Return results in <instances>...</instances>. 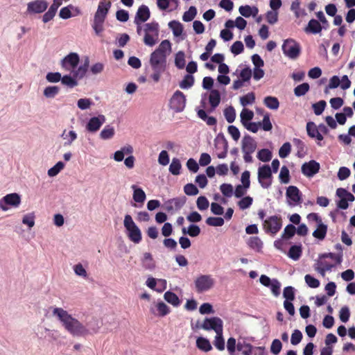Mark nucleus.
Instances as JSON below:
<instances>
[{"label":"nucleus","instance_id":"nucleus-1","mask_svg":"<svg viewBox=\"0 0 355 355\" xmlns=\"http://www.w3.org/2000/svg\"><path fill=\"white\" fill-rule=\"evenodd\" d=\"M53 315L60 322L64 329L73 337H84L85 324L78 319L73 318L62 308L55 307L53 309Z\"/></svg>","mask_w":355,"mask_h":355},{"label":"nucleus","instance_id":"nucleus-2","mask_svg":"<svg viewBox=\"0 0 355 355\" xmlns=\"http://www.w3.org/2000/svg\"><path fill=\"white\" fill-rule=\"evenodd\" d=\"M111 6L112 3L110 1H101L98 3L92 24V28L98 35L103 31V24Z\"/></svg>","mask_w":355,"mask_h":355},{"label":"nucleus","instance_id":"nucleus-3","mask_svg":"<svg viewBox=\"0 0 355 355\" xmlns=\"http://www.w3.org/2000/svg\"><path fill=\"white\" fill-rule=\"evenodd\" d=\"M166 58L151 53L150 55L149 63L153 71L150 78L155 82L158 83L160 80L162 75L166 69Z\"/></svg>","mask_w":355,"mask_h":355},{"label":"nucleus","instance_id":"nucleus-4","mask_svg":"<svg viewBox=\"0 0 355 355\" xmlns=\"http://www.w3.org/2000/svg\"><path fill=\"white\" fill-rule=\"evenodd\" d=\"M123 225L128 232L129 239L135 243H139L142 239L141 232L130 215L126 214L125 216Z\"/></svg>","mask_w":355,"mask_h":355},{"label":"nucleus","instance_id":"nucleus-5","mask_svg":"<svg viewBox=\"0 0 355 355\" xmlns=\"http://www.w3.org/2000/svg\"><path fill=\"white\" fill-rule=\"evenodd\" d=\"M282 48L284 54L292 60L297 59L301 52L300 44L293 39L285 40Z\"/></svg>","mask_w":355,"mask_h":355},{"label":"nucleus","instance_id":"nucleus-6","mask_svg":"<svg viewBox=\"0 0 355 355\" xmlns=\"http://www.w3.org/2000/svg\"><path fill=\"white\" fill-rule=\"evenodd\" d=\"M263 227L267 234L275 235L282 227V217L277 215L268 217L263 220Z\"/></svg>","mask_w":355,"mask_h":355},{"label":"nucleus","instance_id":"nucleus-7","mask_svg":"<svg viewBox=\"0 0 355 355\" xmlns=\"http://www.w3.org/2000/svg\"><path fill=\"white\" fill-rule=\"evenodd\" d=\"M194 284L197 293H201L211 289L215 281L210 275H201L196 279Z\"/></svg>","mask_w":355,"mask_h":355},{"label":"nucleus","instance_id":"nucleus-8","mask_svg":"<svg viewBox=\"0 0 355 355\" xmlns=\"http://www.w3.org/2000/svg\"><path fill=\"white\" fill-rule=\"evenodd\" d=\"M272 169L265 164L258 168V181L263 189H268L272 184Z\"/></svg>","mask_w":355,"mask_h":355},{"label":"nucleus","instance_id":"nucleus-9","mask_svg":"<svg viewBox=\"0 0 355 355\" xmlns=\"http://www.w3.org/2000/svg\"><path fill=\"white\" fill-rule=\"evenodd\" d=\"M21 203V196L17 193L6 195L0 200V209L8 211L10 207L17 208Z\"/></svg>","mask_w":355,"mask_h":355},{"label":"nucleus","instance_id":"nucleus-10","mask_svg":"<svg viewBox=\"0 0 355 355\" xmlns=\"http://www.w3.org/2000/svg\"><path fill=\"white\" fill-rule=\"evenodd\" d=\"M186 96L180 91L175 92L170 99V108L175 112H181L184 110L186 105Z\"/></svg>","mask_w":355,"mask_h":355},{"label":"nucleus","instance_id":"nucleus-11","mask_svg":"<svg viewBox=\"0 0 355 355\" xmlns=\"http://www.w3.org/2000/svg\"><path fill=\"white\" fill-rule=\"evenodd\" d=\"M202 329L213 330L216 333L223 331V322L218 317L206 318L202 323Z\"/></svg>","mask_w":355,"mask_h":355},{"label":"nucleus","instance_id":"nucleus-12","mask_svg":"<svg viewBox=\"0 0 355 355\" xmlns=\"http://www.w3.org/2000/svg\"><path fill=\"white\" fill-rule=\"evenodd\" d=\"M80 57L76 53H70L60 61L61 67L67 71L76 69L79 63Z\"/></svg>","mask_w":355,"mask_h":355},{"label":"nucleus","instance_id":"nucleus-13","mask_svg":"<svg viewBox=\"0 0 355 355\" xmlns=\"http://www.w3.org/2000/svg\"><path fill=\"white\" fill-rule=\"evenodd\" d=\"M214 145L217 153V157L219 159H224L227 156L228 149V142L223 135H218L215 140Z\"/></svg>","mask_w":355,"mask_h":355},{"label":"nucleus","instance_id":"nucleus-14","mask_svg":"<svg viewBox=\"0 0 355 355\" xmlns=\"http://www.w3.org/2000/svg\"><path fill=\"white\" fill-rule=\"evenodd\" d=\"M286 196L290 206L293 207L302 202V194L295 186H289L286 189Z\"/></svg>","mask_w":355,"mask_h":355},{"label":"nucleus","instance_id":"nucleus-15","mask_svg":"<svg viewBox=\"0 0 355 355\" xmlns=\"http://www.w3.org/2000/svg\"><path fill=\"white\" fill-rule=\"evenodd\" d=\"M48 3L45 0H35L28 3L26 12L28 14L42 13L46 10Z\"/></svg>","mask_w":355,"mask_h":355},{"label":"nucleus","instance_id":"nucleus-16","mask_svg":"<svg viewBox=\"0 0 355 355\" xmlns=\"http://www.w3.org/2000/svg\"><path fill=\"white\" fill-rule=\"evenodd\" d=\"M105 121L106 118L103 114L93 116L88 121L86 125V130L89 132H96L100 129Z\"/></svg>","mask_w":355,"mask_h":355},{"label":"nucleus","instance_id":"nucleus-17","mask_svg":"<svg viewBox=\"0 0 355 355\" xmlns=\"http://www.w3.org/2000/svg\"><path fill=\"white\" fill-rule=\"evenodd\" d=\"M236 349L238 351L242 352L243 355H252L253 350L255 352V354H257V352L259 355H263L265 349L263 347H254L251 344L245 342H239L236 345Z\"/></svg>","mask_w":355,"mask_h":355},{"label":"nucleus","instance_id":"nucleus-18","mask_svg":"<svg viewBox=\"0 0 355 355\" xmlns=\"http://www.w3.org/2000/svg\"><path fill=\"white\" fill-rule=\"evenodd\" d=\"M320 164L315 160H311L302 164V173L306 177L311 178L319 172Z\"/></svg>","mask_w":355,"mask_h":355},{"label":"nucleus","instance_id":"nucleus-19","mask_svg":"<svg viewBox=\"0 0 355 355\" xmlns=\"http://www.w3.org/2000/svg\"><path fill=\"white\" fill-rule=\"evenodd\" d=\"M187 198L185 196L174 198L167 200L164 205L165 209L170 212L173 211H178L185 204Z\"/></svg>","mask_w":355,"mask_h":355},{"label":"nucleus","instance_id":"nucleus-20","mask_svg":"<svg viewBox=\"0 0 355 355\" xmlns=\"http://www.w3.org/2000/svg\"><path fill=\"white\" fill-rule=\"evenodd\" d=\"M102 326V322L96 318H92L85 324L86 332L84 333V337L88 335H93L98 332Z\"/></svg>","mask_w":355,"mask_h":355},{"label":"nucleus","instance_id":"nucleus-21","mask_svg":"<svg viewBox=\"0 0 355 355\" xmlns=\"http://www.w3.org/2000/svg\"><path fill=\"white\" fill-rule=\"evenodd\" d=\"M241 144L242 152H248L252 153L256 150L257 146V141L248 135L243 137Z\"/></svg>","mask_w":355,"mask_h":355},{"label":"nucleus","instance_id":"nucleus-22","mask_svg":"<svg viewBox=\"0 0 355 355\" xmlns=\"http://www.w3.org/2000/svg\"><path fill=\"white\" fill-rule=\"evenodd\" d=\"M150 17V12L147 6L141 5L139 7L135 17L134 19L135 24H138L139 22H145Z\"/></svg>","mask_w":355,"mask_h":355},{"label":"nucleus","instance_id":"nucleus-23","mask_svg":"<svg viewBox=\"0 0 355 355\" xmlns=\"http://www.w3.org/2000/svg\"><path fill=\"white\" fill-rule=\"evenodd\" d=\"M306 131L308 135L311 138H315L318 140V145L323 146L321 141L323 140V136L316 127L315 124L312 122H308L306 124Z\"/></svg>","mask_w":355,"mask_h":355},{"label":"nucleus","instance_id":"nucleus-24","mask_svg":"<svg viewBox=\"0 0 355 355\" xmlns=\"http://www.w3.org/2000/svg\"><path fill=\"white\" fill-rule=\"evenodd\" d=\"M171 52V44L169 40H163L159 46L153 52V53L167 58V55Z\"/></svg>","mask_w":355,"mask_h":355},{"label":"nucleus","instance_id":"nucleus-25","mask_svg":"<svg viewBox=\"0 0 355 355\" xmlns=\"http://www.w3.org/2000/svg\"><path fill=\"white\" fill-rule=\"evenodd\" d=\"M89 64V58H87L83 64L79 66L76 69H73L71 72L73 73V76L76 79H82L86 75L87 71H88Z\"/></svg>","mask_w":355,"mask_h":355},{"label":"nucleus","instance_id":"nucleus-26","mask_svg":"<svg viewBox=\"0 0 355 355\" xmlns=\"http://www.w3.org/2000/svg\"><path fill=\"white\" fill-rule=\"evenodd\" d=\"M322 26L319 21L312 19H311L306 28L304 31L307 33L318 34L322 31Z\"/></svg>","mask_w":355,"mask_h":355},{"label":"nucleus","instance_id":"nucleus-27","mask_svg":"<svg viewBox=\"0 0 355 355\" xmlns=\"http://www.w3.org/2000/svg\"><path fill=\"white\" fill-rule=\"evenodd\" d=\"M247 244L250 248L257 252H261L262 251L263 243L261 239L258 236L250 237Z\"/></svg>","mask_w":355,"mask_h":355},{"label":"nucleus","instance_id":"nucleus-28","mask_svg":"<svg viewBox=\"0 0 355 355\" xmlns=\"http://www.w3.org/2000/svg\"><path fill=\"white\" fill-rule=\"evenodd\" d=\"M239 11L242 16L248 18L250 16L255 17L259 12V9L256 6L246 5L240 6Z\"/></svg>","mask_w":355,"mask_h":355},{"label":"nucleus","instance_id":"nucleus-29","mask_svg":"<svg viewBox=\"0 0 355 355\" xmlns=\"http://www.w3.org/2000/svg\"><path fill=\"white\" fill-rule=\"evenodd\" d=\"M131 189L133 190L132 198L135 202L138 203H143L146 198L145 192L141 188L137 187L135 184L131 186Z\"/></svg>","mask_w":355,"mask_h":355},{"label":"nucleus","instance_id":"nucleus-30","mask_svg":"<svg viewBox=\"0 0 355 355\" xmlns=\"http://www.w3.org/2000/svg\"><path fill=\"white\" fill-rule=\"evenodd\" d=\"M327 232V225L322 222L317 224V228L312 234L313 237L322 241L325 238Z\"/></svg>","mask_w":355,"mask_h":355},{"label":"nucleus","instance_id":"nucleus-31","mask_svg":"<svg viewBox=\"0 0 355 355\" xmlns=\"http://www.w3.org/2000/svg\"><path fill=\"white\" fill-rule=\"evenodd\" d=\"M209 102L211 106V112L214 111L220 102V94L218 90L212 89L209 96Z\"/></svg>","mask_w":355,"mask_h":355},{"label":"nucleus","instance_id":"nucleus-32","mask_svg":"<svg viewBox=\"0 0 355 355\" xmlns=\"http://www.w3.org/2000/svg\"><path fill=\"white\" fill-rule=\"evenodd\" d=\"M302 254V248L301 245H292L288 252V257L293 261L300 259Z\"/></svg>","mask_w":355,"mask_h":355},{"label":"nucleus","instance_id":"nucleus-33","mask_svg":"<svg viewBox=\"0 0 355 355\" xmlns=\"http://www.w3.org/2000/svg\"><path fill=\"white\" fill-rule=\"evenodd\" d=\"M143 267L149 270H152L155 268V263L150 252H145L141 259Z\"/></svg>","mask_w":355,"mask_h":355},{"label":"nucleus","instance_id":"nucleus-34","mask_svg":"<svg viewBox=\"0 0 355 355\" xmlns=\"http://www.w3.org/2000/svg\"><path fill=\"white\" fill-rule=\"evenodd\" d=\"M164 298L168 303L175 307L179 306L181 303L178 296L171 291H166L164 295Z\"/></svg>","mask_w":355,"mask_h":355},{"label":"nucleus","instance_id":"nucleus-35","mask_svg":"<svg viewBox=\"0 0 355 355\" xmlns=\"http://www.w3.org/2000/svg\"><path fill=\"white\" fill-rule=\"evenodd\" d=\"M61 137L66 140V141L64 144V146H71L72 143L77 139L78 135L77 133L73 130H70L69 132H67L66 130H64L61 135Z\"/></svg>","mask_w":355,"mask_h":355},{"label":"nucleus","instance_id":"nucleus-36","mask_svg":"<svg viewBox=\"0 0 355 355\" xmlns=\"http://www.w3.org/2000/svg\"><path fill=\"white\" fill-rule=\"evenodd\" d=\"M196 346L199 349L205 352H207L212 349L209 340L204 337H198L197 338Z\"/></svg>","mask_w":355,"mask_h":355},{"label":"nucleus","instance_id":"nucleus-37","mask_svg":"<svg viewBox=\"0 0 355 355\" xmlns=\"http://www.w3.org/2000/svg\"><path fill=\"white\" fill-rule=\"evenodd\" d=\"M197 115L200 119L205 121L207 125H215L217 123L216 119L214 116H208L204 110H198Z\"/></svg>","mask_w":355,"mask_h":355},{"label":"nucleus","instance_id":"nucleus-38","mask_svg":"<svg viewBox=\"0 0 355 355\" xmlns=\"http://www.w3.org/2000/svg\"><path fill=\"white\" fill-rule=\"evenodd\" d=\"M264 105L270 110H276L279 107V102L277 98L274 96H266L263 100Z\"/></svg>","mask_w":355,"mask_h":355},{"label":"nucleus","instance_id":"nucleus-39","mask_svg":"<svg viewBox=\"0 0 355 355\" xmlns=\"http://www.w3.org/2000/svg\"><path fill=\"white\" fill-rule=\"evenodd\" d=\"M168 27L172 30L174 36H180L183 31V26L178 21L173 20L168 23Z\"/></svg>","mask_w":355,"mask_h":355},{"label":"nucleus","instance_id":"nucleus-40","mask_svg":"<svg viewBox=\"0 0 355 355\" xmlns=\"http://www.w3.org/2000/svg\"><path fill=\"white\" fill-rule=\"evenodd\" d=\"M114 134L115 130L114 127L107 125L101 130L100 137L103 140L110 139L114 137Z\"/></svg>","mask_w":355,"mask_h":355},{"label":"nucleus","instance_id":"nucleus-41","mask_svg":"<svg viewBox=\"0 0 355 355\" xmlns=\"http://www.w3.org/2000/svg\"><path fill=\"white\" fill-rule=\"evenodd\" d=\"M182 168L181 162L178 158H173L171 163L169 166V171L174 175H178L180 173Z\"/></svg>","mask_w":355,"mask_h":355},{"label":"nucleus","instance_id":"nucleus-42","mask_svg":"<svg viewBox=\"0 0 355 355\" xmlns=\"http://www.w3.org/2000/svg\"><path fill=\"white\" fill-rule=\"evenodd\" d=\"M145 33H154L156 38L159 36V24L157 22L147 23L144 26Z\"/></svg>","mask_w":355,"mask_h":355},{"label":"nucleus","instance_id":"nucleus-43","mask_svg":"<svg viewBox=\"0 0 355 355\" xmlns=\"http://www.w3.org/2000/svg\"><path fill=\"white\" fill-rule=\"evenodd\" d=\"M60 92V87L58 86H48L44 89V96L47 98H55Z\"/></svg>","mask_w":355,"mask_h":355},{"label":"nucleus","instance_id":"nucleus-44","mask_svg":"<svg viewBox=\"0 0 355 355\" xmlns=\"http://www.w3.org/2000/svg\"><path fill=\"white\" fill-rule=\"evenodd\" d=\"M194 84V78L191 74L186 75L180 83V87L183 89L191 88Z\"/></svg>","mask_w":355,"mask_h":355},{"label":"nucleus","instance_id":"nucleus-45","mask_svg":"<svg viewBox=\"0 0 355 355\" xmlns=\"http://www.w3.org/2000/svg\"><path fill=\"white\" fill-rule=\"evenodd\" d=\"M61 82L64 85L73 88L78 85L76 78L73 76L65 75L62 77Z\"/></svg>","mask_w":355,"mask_h":355},{"label":"nucleus","instance_id":"nucleus-46","mask_svg":"<svg viewBox=\"0 0 355 355\" xmlns=\"http://www.w3.org/2000/svg\"><path fill=\"white\" fill-rule=\"evenodd\" d=\"M215 339L214 340V345L220 351L225 349V340L223 336V331H219L216 334Z\"/></svg>","mask_w":355,"mask_h":355},{"label":"nucleus","instance_id":"nucleus-47","mask_svg":"<svg viewBox=\"0 0 355 355\" xmlns=\"http://www.w3.org/2000/svg\"><path fill=\"white\" fill-rule=\"evenodd\" d=\"M309 89H310V87H309V83H304L301 85H297L294 89V94L296 96H298V97L302 96L305 95L309 92Z\"/></svg>","mask_w":355,"mask_h":355},{"label":"nucleus","instance_id":"nucleus-48","mask_svg":"<svg viewBox=\"0 0 355 355\" xmlns=\"http://www.w3.org/2000/svg\"><path fill=\"white\" fill-rule=\"evenodd\" d=\"M157 313L160 317H164L170 313V308L162 301L158 302L156 304Z\"/></svg>","mask_w":355,"mask_h":355},{"label":"nucleus","instance_id":"nucleus-49","mask_svg":"<svg viewBox=\"0 0 355 355\" xmlns=\"http://www.w3.org/2000/svg\"><path fill=\"white\" fill-rule=\"evenodd\" d=\"M295 227L292 224H288L285 227L282 235V238L285 239H289L295 235Z\"/></svg>","mask_w":355,"mask_h":355},{"label":"nucleus","instance_id":"nucleus-50","mask_svg":"<svg viewBox=\"0 0 355 355\" xmlns=\"http://www.w3.org/2000/svg\"><path fill=\"white\" fill-rule=\"evenodd\" d=\"M240 116H241V122L244 125V123H248L249 122V121L252 119V118L254 116V113L252 111H251L248 109L244 108L241 111V112L240 114Z\"/></svg>","mask_w":355,"mask_h":355},{"label":"nucleus","instance_id":"nucleus-51","mask_svg":"<svg viewBox=\"0 0 355 355\" xmlns=\"http://www.w3.org/2000/svg\"><path fill=\"white\" fill-rule=\"evenodd\" d=\"M224 116L227 121L232 123L236 119V112L232 106H230L224 110Z\"/></svg>","mask_w":355,"mask_h":355},{"label":"nucleus","instance_id":"nucleus-52","mask_svg":"<svg viewBox=\"0 0 355 355\" xmlns=\"http://www.w3.org/2000/svg\"><path fill=\"white\" fill-rule=\"evenodd\" d=\"M257 158L263 162H269L272 159V153L268 149H261L257 153Z\"/></svg>","mask_w":355,"mask_h":355},{"label":"nucleus","instance_id":"nucleus-53","mask_svg":"<svg viewBox=\"0 0 355 355\" xmlns=\"http://www.w3.org/2000/svg\"><path fill=\"white\" fill-rule=\"evenodd\" d=\"M64 167V164L62 162H57L53 167L48 170V175L54 177L57 175Z\"/></svg>","mask_w":355,"mask_h":355},{"label":"nucleus","instance_id":"nucleus-54","mask_svg":"<svg viewBox=\"0 0 355 355\" xmlns=\"http://www.w3.org/2000/svg\"><path fill=\"white\" fill-rule=\"evenodd\" d=\"M196 14V8L195 6H191L187 11L184 12L182 16V19L187 22L191 21L195 18Z\"/></svg>","mask_w":355,"mask_h":355},{"label":"nucleus","instance_id":"nucleus-55","mask_svg":"<svg viewBox=\"0 0 355 355\" xmlns=\"http://www.w3.org/2000/svg\"><path fill=\"white\" fill-rule=\"evenodd\" d=\"M35 213H28L23 216L22 223L26 225L29 228H32L35 225Z\"/></svg>","mask_w":355,"mask_h":355},{"label":"nucleus","instance_id":"nucleus-56","mask_svg":"<svg viewBox=\"0 0 355 355\" xmlns=\"http://www.w3.org/2000/svg\"><path fill=\"white\" fill-rule=\"evenodd\" d=\"M205 222L212 227H221L224 225V219L221 217H209Z\"/></svg>","mask_w":355,"mask_h":355},{"label":"nucleus","instance_id":"nucleus-57","mask_svg":"<svg viewBox=\"0 0 355 355\" xmlns=\"http://www.w3.org/2000/svg\"><path fill=\"white\" fill-rule=\"evenodd\" d=\"M280 182L283 184H288L290 181L289 170L286 166H283L279 175Z\"/></svg>","mask_w":355,"mask_h":355},{"label":"nucleus","instance_id":"nucleus-58","mask_svg":"<svg viewBox=\"0 0 355 355\" xmlns=\"http://www.w3.org/2000/svg\"><path fill=\"white\" fill-rule=\"evenodd\" d=\"M255 101V96L253 92H250L240 98V103L243 106L252 104Z\"/></svg>","mask_w":355,"mask_h":355},{"label":"nucleus","instance_id":"nucleus-59","mask_svg":"<svg viewBox=\"0 0 355 355\" xmlns=\"http://www.w3.org/2000/svg\"><path fill=\"white\" fill-rule=\"evenodd\" d=\"M327 105L326 101L324 100H321L318 103H313L312 105V107L313 109L314 113L315 115H320L323 112L325 107Z\"/></svg>","mask_w":355,"mask_h":355},{"label":"nucleus","instance_id":"nucleus-60","mask_svg":"<svg viewBox=\"0 0 355 355\" xmlns=\"http://www.w3.org/2000/svg\"><path fill=\"white\" fill-rule=\"evenodd\" d=\"M283 296L287 301H293L295 300V288L291 286L285 287Z\"/></svg>","mask_w":355,"mask_h":355},{"label":"nucleus","instance_id":"nucleus-61","mask_svg":"<svg viewBox=\"0 0 355 355\" xmlns=\"http://www.w3.org/2000/svg\"><path fill=\"white\" fill-rule=\"evenodd\" d=\"M220 190L223 196L230 198L233 195V187L230 184L223 183L220 186Z\"/></svg>","mask_w":355,"mask_h":355},{"label":"nucleus","instance_id":"nucleus-62","mask_svg":"<svg viewBox=\"0 0 355 355\" xmlns=\"http://www.w3.org/2000/svg\"><path fill=\"white\" fill-rule=\"evenodd\" d=\"M196 205L199 210L203 211L208 209L209 202L206 197L202 196L198 198Z\"/></svg>","mask_w":355,"mask_h":355},{"label":"nucleus","instance_id":"nucleus-63","mask_svg":"<svg viewBox=\"0 0 355 355\" xmlns=\"http://www.w3.org/2000/svg\"><path fill=\"white\" fill-rule=\"evenodd\" d=\"M175 64L178 69H183L185 66L184 53L182 51H179L175 58Z\"/></svg>","mask_w":355,"mask_h":355},{"label":"nucleus","instance_id":"nucleus-64","mask_svg":"<svg viewBox=\"0 0 355 355\" xmlns=\"http://www.w3.org/2000/svg\"><path fill=\"white\" fill-rule=\"evenodd\" d=\"M291 146L289 142L284 143L279 150V155L281 158H286L291 153Z\"/></svg>","mask_w":355,"mask_h":355}]
</instances>
